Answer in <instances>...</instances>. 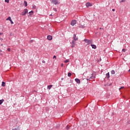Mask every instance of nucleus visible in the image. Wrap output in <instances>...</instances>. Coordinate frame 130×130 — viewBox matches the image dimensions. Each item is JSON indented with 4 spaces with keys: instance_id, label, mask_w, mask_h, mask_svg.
I'll list each match as a JSON object with an SVG mask.
<instances>
[{
    "instance_id": "1",
    "label": "nucleus",
    "mask_w": 130,
    "mask_h": 130,
    "mask_svg": "<svg viewBox=\"0 0 130 130\" xmlns=\"http://www.w3.org/2000/svg\"><path fill=\"white\" fill-rule=\"evenodd\" d=\"M83 41L85 42V43H87V45L92 44L93 43L92 40H88L87 39H85L83 40Z\"/></svg>"
},
{
    "instance_id": "2",
    "label": "nucleus",
    "mask_w": 130,
    "mask_h": 130,
    "mask_svg": "<svg viewBox=\"0 0 130 130\" xmlns=\"http://www.w3.org/2000/svg\"><path fill=\"white\" fill-rule=\"evenodd\" d=\"M26 14H28V9H25L24 11L21 13L22 16H26Z\"/></svg>"
},
{
    "instance_id": "3",
    "label": "nucleus",
    "mask_w": 130,
    "mask_h": 130,
    "mask_svg": "<svg viewBox=\"0 0 130 130\" xmlns=\"http://www.w3.org/2000/svg\"><path fill=\"white\" fill-rule=\"evenodd\" d=\"M51 2L54 5H59V3H58V1L57 0H51Z\"/></svg>"
},
{
    "instance_id": "4",
    "label": "nucleus",
    "mask_w": 130,
    "mask_h": 130,
    "mask_svg": "<svg viewBox=\"0 0 130 130\" xmlns=\"http://www.w3.org/2000/svg\"><path fill=\"white\" fill-rule=\"evenodd\" d=\"M76 24H77V20H72L71 23V25H72V26H75V25H76Z\"/></svg>"
},
{
    "instance_id": "5",
    "label": "nucleus",
    "mask_w": 130,
    "mask_h": 130,
    "mask_svg": "<svg viewBox=\"0 0 130 130\" xmlns=\"http://www.w3.org/2000/svg\"><path fill=\"white\" fill-rule=\"evenodd\" d=\"M75 81L77 84H81V80L80 79L76 78L75 79Z\"/></svg>"
},
{
    "instance_id": "6",
    "label": "nucleus",
    "mask_w": 130,
    "mask_h": 130,
    "mask_svg": "<svg viewBox=\"0 0 130 130\" xmlns=\"http://www.w3.org/2000/svg\"><path fill=\"white\" fill-rule=\"evenodd\" d=\"M86 6L87 8H89V7H92V4L89 3V2H87L86 4Z\"/></svg>"
},
{
    "instance_id": "7",
    "label": "nucleus",
    "mask_w": 130,
    "mask_h": 130,
    "mask_svg": "<svg viewBox=\"0 0 130 130\" xmlns=\"http://www.w3.org/2000/svg\"><path fill=\"white\" fill-rule=\"evenodd\" d=\"M73 39L75 41H77V40H78V38H77V36L76 35V34H74L73 35Z\"/></svg>"
},
{
    "instance_id": "8",
    "label": "nucleus",
    "mask_w": 130,
    "mask_h": 130,
    "mask_svg": "<svg viewBox=\"0 0 130 130\" xmlns=\"http://www.w3.org/2000/svg\"><path fill=\"white\" fill-rule=\"evenodd\" d=\"M47 39H48V40H52V36H50V35H48L47 36Z\"/></svg>"
},
{
    "instance_id": "9",
    "label": "nucleus",
    "mask_w": 130,
    "mask_h": 130,
    "mask_svg": "<svg viewBox=\"0 0 130 130\" xmlns=\"http://www.w3.org/2000/svg\"><path fill=\"white\" fill-rule=\"evenodd\" d=\"M90 46L93 49H96V48H97V46H96L95 45L91 44Z\"/></svg>"
},
{
    "instance_id": "10",
    "label": "nucleus",
    "mask_w": 130,
    "mask_h": 130,
    "mask_svg": "<svg viewBox=\"0 0 130 130\" xmlns=\"http://www.w3.org/2000/svg\"><path fill=\"white\" fill-rule=\"evenodd\" d=\"M93 78V74H91V76L89 78H87V81H91Z\"/></svg>"
},
{
    "instance_id": "11",
    "label": "nucleus",
    "mask_w": 130,
    "mask_h": 130,
    "mask_svg": "<svg viewBox=\"0 0 130 130\" xmlns=\"http://www.w3.org/2000/svg\"><path fill=\"white\" fill-rule=\"evenodd\" d=\"M52 87V85H49L47 86V89L48 90H50L51 89V87Z\"/></svg>"
},
{
    "instance_id": "12",
    "label": "nucleus",
    "mask_w": 130,
    "mask_h": 130,
    "mask_svg": "<svg viewBox=\"0 0 130 130\" xmlns=\"http://www.w3.org/2000/svg\"><path fill=\"white\" fill-rule=\"evenodd\" d=\"M106 77L107 78V79H109V78H110V76L109 75V72L107 73L106 74Z\"/></svg>"
},
{
    "instance_id": "13",
    "label": "nucleus",
    "mask_w": 130,
    "mask_h": 130,
    "mask_svg": "<svg viewBox=\"0 0 130 130\" xmlns=\"http://www.w3.org/2000/svg\"><path fill=\"white\" fill-rule=\"evenodd\" d=\"M2 87H6V82L3 81L2 83Z\"/></svg>"
},
{
    "instance_id": "14",
    "label": "nucleus",
    "mask_w": 130,
    "mask_h": 130,
    "mask_svg": "<svg viewBox=\"0 0 130 130\" xmlns=\"http://www.w3.org/2000/svg\"><path fill=\"white\" fill-rule=\"evenodd\" d=\"M24 6L25 7H27V6H28V3H27V1H24Z\"/></svg>"
},
{
    "instance_id": "15",
    "label": "nucleus",
    "mask_w": 130,
    "mask_h": 130,
    "mask_svg": "<svg viewBox=\"0 0 130 130\" xmlns=\"http://www.w3.org/2000/svg\"><path fill=\"white\" fill-rule=\"evenodd\" d=\"M4 101H5V100L4 99L0 100V105H2V104H3V103H4Z\"/></svg>"
},
{
    "instance_id": "16",
    "label": "nucleus",
    "mask_w": 130,
    "mask_h": 130,
    "mask_svg": "<svg viewBox=\"0 0 130 130\" xmlns=\"http://www.w3.org/2000/svg\"><path fill=\"white\" fill-rule=\"evenodd\" d=\"M33 13H34V12H33V11H31L28 13V14H29V16H32V15H33Z\"/></svg>"
},
{
    "instance_id": "17",
    "label": "nucleus",
    "mask_w": 130,
    "mask_h": 130,
    "mask_svg": "<svg viewBox=\"0 0 130 130\" xmlns=\"http://www.w3.org/2000/svg\"><path fill=\"white\" fill-rule=\"evenodd\" d=\"M6 20L7 21H11L12 20V18H11V17H9Z\"/></svg>"
},
{
    "instance_id": "18",
    "label": "nucleus",
    "mask_w": 130,
    "mask_h": 130,
    "mask_svg": "<svg viewBox=\"0 0 130 130\" xmlns=\"http://www.w3.org/2000/svg\"><path fill=\"white\" fill-rule=\"evenodd\" d=\"M111 73L112 75H114L115 74V71L114 70H112Z\"/></svg>"
},
{
    "instance_id": "19",
    "label": "nucleus",
    "mask_w": 130,
    "mask_h": 130,
    "mask_svg": "<svg viewBox=\"0 0 130 130\" xmlns=\"http://www.w3.org/2000/svg\"><path fill=\"white\" fill-rule=\"evenodd\" d=\"M69 61H70L69 59H67L64 61V62H65V63H67L69 62Z\"/></svg>"
},
{
    "instance_id": "20",
    "label": "nucleus",
    "mask_w": 130,
    "mask_h": 130,
    "mask_svg": "<svg viewBox=\"0 0 130 130\" xmlns=\"http://www.w3.org/2000/svg\"><path fill=\"white\" fill-rule=\"evenodd\" d=\"M71 44H76V42L74 40L71 43Z\"/></svg>"
},
{
    "instance_id": "21",
    "label": "nucleus",
    "mask_w": 130,
    "mask_h": 130,
    "mask_svg": "<svg viewBox=\"0 0 130 130\" xmlns=\"http://www.w3.org/2000/svg\"><path fill=\"white\" fill-rule=\"evenodd\" d=\"M75 46H76V44H72V46H71L72 48H73V47H75Z\"/></svg>"
},
{
    "instance_id": "22",
    "label": "nucleus",
    "mask_w": 130,
    "mask_h": 130,
    "mask_svg": "<svg viewBox=\"0 0 130 130\" xmlns=\"http://www.w3.org/2000/svg\"><path fill=\"white\" fill-rule=\"evenodd\" d=\"M21 52H22V53H24V52H25V49H21Z\"/></svg>"
},
{
    "instance_id": "23",
    "label": "nucleus",
    "mask_w": 130,
    "mask_h": 130,
    "mask_svg": "<svg viewBox=\"0 0 130 130\" xmlns=\"http://www.w3.org/2000/svg\"><path fill=\"white\" fill-rule=\"evenodd\" d=\"M71 76H72V73H68V77H71Z\"/></svg>"
},
{
    "instance_id": "24",
    "label": "nucleus",
    "mask_w": 130,
    "mask_h": 130,
    "mask_svg": "<svg viewBox=\"0 0 130 130\" xmlns=\"http://www.w3.org/2000/svg\"><path fill=\"white\" fill-rule=\"evenodd\" d=\"M53 10L54 11V12H57V10L55 8H53Z\"/></svg>"
},
{
    "instance_id": "25",
    "label": "nucleus",
    "mask_w": 130,
    "mask_h": 130,
    "mask_svg": "<svg viewBox=\"0 0 130 130\" xmlns=\"http://www.w3.org/2000/svg\"><path fill=\"white\" fill-rule=\"evenodd\" d=\"M125 1L126 0H121L120 3H124V2H125Z\"/></svg>"
},
{
    "instance_id": "26",
    "label": "nucleus",
    "mask_w": 130,
    "mask_h": 130,
    "mask_svg": "<svg viewBox=\"0 0 130 130\" xmlns=\"http://www.w3.org/2000/svg\"><path fill=\"white\" fill-rule=\"evenodd\" d=\"M9 2H10V0H5V2L7 3L8 4H9Z\"/></svg>"
},
{
    "instance_id": "27",
    "label": "nucleus",
    "mask_w": 130,
    "mask_h": 130,
    "mask_svg": "<svg viewBox=\"0 0 130 130\" xmlns=\"http://www.w3.org/2000/svg\"><path fill=\"white\" fill-rule=\"evenodd\" d=\"M126 51V50H125V49H122V51H123V52H125V51Z\"/></svg>"
},
{
    "instance_id": "28",
    "label": "nucleus",
    "mask_w": 130,
    "mask_h": 130,
    "mask_svg": "<svg viewBox=\"0 0 130 130\" xmlns=\"http://www.w3.org/2000/svg\"><path fill=\"white\" fill-rule=\"evenodd\" d=\"M66 129H70V127L68 125L66 126Z\"/></svg>"
},
{
    "instance_id": "29",
    "label": "nucleus",
    "mask_w": 130,
    "mask_h": 130,
    "mask_svg": "<svg viewBox=\"0 0 130 130\" xmlns=\"http://www.w3.org/2000/svg\"><path fill=\"white\" fill-rule=\"evenodd\" d=\"M12 130H20V129L15 128H13Z\"/></svg>"
},
{
    "instance_id": "30",
    "label": "nucleus",
    "mask_w": 130,
    "mask_h": 130,
    "mask_svg": "<svg viewBox=\"0 0 130 130\" xmlns=\"http://www.w3.org/2000/svg\"><path fill=\"white\" fill-rule=\"evenodd\" d=\"M10 22L11 24H14V22H13V20H12V19L10 20Z\"/></svg>"
},
{
    "instance_id": "31",
    "label": "nucleus",
    "mask_w": 130,
    "mask_h": 130,
    "mask_svg": "<svg viewBox=\"0 0 130 130\" xmlns=\"http://www.w3.org/2000/svg\"><path fill=\"white\" fill-rule=\"evenodd\" d=\"M34 40H31L30 41V43H32V42H33Z\"/></svg>"
},
{
    "instance_id": "32",
    "label": "nucleus",
    "mask_w": 130,
    "mask_h": 130,
    "mask_svg": "<svg viewBox=\"0 0 130 130\" xmlns=\"http://www.w3.org/2000/svg\"><path fill=\"white\" fill-rule=\"evenodd\" d=\"M123 88H124V87H123V86L119 88V90H120V89H123Z\"/></svg>"
},
{
    "instance_id": "33",
    "label": "nucleus",
    "mask_w": 130,
    "mask_h": 130,
    "mask_svg": "<svg viewBox=\"0 0 130 130\" xmlns=\"http://www.w3.org/2000/svg\"><path fill=\"white\" fill-rule=\"evenodd\" d=\"M8 51H11V49H10V48H8Z\"/></svg>"
},
{
    "instance_id": "34",
    "label": "nucleus",
    "mask_w": 130,
    "mask_h": 130,
    "mask_svg": "<svg viewBox=\"0 0 130 130\" xmlns=\"http://www.w3.org/2000/svg\"><path fill=\"white\" fill-rule=\"evenodd\" d=\"M53 58H56V56L54 55V56H53Z\"/></svg>"
},
{
    "instance_id": "35",
    "label": "nucleus",
    "mask_w": 130,
    "mask_h": 130,
    "mask_svg": "<svg viewBox=\"0 0 130 130\" xmlns=\"http://www.w3.org/2000/svg\"><path fill=\"white\" fill-rule=\"evenodd\" d=\"M112 11H113V12H115V9H113Z\"/></svg>"
},
{
    "instance_id": "36",
    "label": "nucleus",
    "mask_w": 130,
    "mask_h": 130,
    "mask_svg": "<svg viewBox=\"0 0 130 130\" xmlns=\"http://www.w3.org/2000/svg\"><path fill=\"white\" fill-rule=\"evenodd\" d=\"M43 63H45V61L44 60L42 61Z\"/></svg>"
},
{
    "instance_id": "37",
    "label": "nucleus",
    "mask_w": 130,
    "mask_h": 130,
    "mask_svg": "<svg viewBox=\"0 0 130 130\" xmlns=\"http://www.w3.org/2000/svg\"><path fill=\"white\" fill-rule=\"evenodd\" d=\"M61 67H63V63L61 64Z\"/></svg>"
},
{
    "instance_id": "38",
    "label": "nucleus",
    "mask_w": 130,
    "mask_h": 130,
    "mask_svg": "<svg viewBox=\"0 0 130 130\" xmlns=\"http://www.w3.org/2000/svg\"><path fill=\"white\" fill-rule=\"evenodd\" d=\"M100 29H101H101L104 30V29L103 28H101V27Z\"/></svg>"
},
{
    "instance_id": "39",
    "label": "nucleus",
    "mask_w": 130,
    "mask_h": 130,
    "mask_svg": "<svg viewBox=\"0 0 130 130\" xmlns=\"http://www.w3.org/2000/svg\"><path fill=\"white\" fill-rule=\"evenodd\" d=\"M0 55H3V54L2 53V52H0Z\"/></svg>"
},
{
    "instance_id": "40",
    "label": "nucleus",
    "mask_w": 130,
    "mask_h": 130,
    "mask_svg": "<svg viewBox=\"0 0 130 130\" xmlns=\"http://www.w3.org/2000/svg\"><path fill=\"white\" fill-rule=\"evenodd\" d=\"M0 35H3V33L0 32Z\"/></svg>"
},
{
    "instance_id": "41",
    "label": "nucleus",
    "mask_w": 130,
    "mask_h": 130,
    "mask_svg": "<svg viewBox=\"0 0 130 130\" xmlns=\"http://www.w3.org/2000/svg\"><path fill=\"white\" fill-rule=\"evenodd\" d=\"M0 40L3 41V38H1V39H0Z\"/></svg>"
},
{
    "instance_id": "42",
    "label": "nucleus",
    "mask_w": 130,
    "mask_h": 130,
    "mask_svg": "<svg viewBox=\"0 0 130 130\" xmlns=\"http://www.w3.org/2000/svg\"><path fill=\"white\" fill-rule=\"evenodd\" d=\"M61 80L62 81V80H63V78H62Z\"/></svg>"
},
{
    "instance_id": "43",
    "label": "nucleus",
    "mask_w": 130,
    "mask_h": 130,
    "mask_svg": "<svg viewBox=\"0 0 130 130\" xmlns=\"http://www.w3.org/2000/svg\"><path fill=\"white\" fill-rule=\"evenodd\" d=\"M0 52H2V50H0Z\"/></svg>"
},
{
    "instance_id": "44",
    "label": "nucleus",
    "mask_w": 130,
    "mask_h": 130,
    "mask_svg": "<svg viewBox=\"0 0 130 130\" xmlns=\"http://www.w3.org/2000/svg\"><path fill=\"white\" fill-rule=\"evenodd\" d=\"M50 16H52V14H50Z\"/></svg>"
},
{
    "instance_id": "45",
    "label": "nucleus",
    "mask_w": 130,
    "mask_h": 130,
    "mask_svg": "<svg viewBox=\"0 0 130 130\" xmlns=\"http://www.w3.org/2000/svg\"><path fill=\"white\" fill-rule=\"evenodd\" d=\"M3 44H1V46H3Z\"/></svg>"
},
{
    "instance_id": "46",
    "label": "nucleus",
    "mask_w": 130,
    "mask_h": 130,
    "mask_svg": "<svg viewBox=\"0 0 130 130\" xmlns=\"http://www.w3.org/2000/svg\"><path fill=\"white\" fill-rule=\"evenodd\" d=\"M128 72H129V73H130V69L128 70Z\"/></svg>"
}]
</instances>
